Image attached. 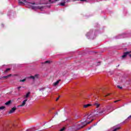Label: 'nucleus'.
<instances>
[{
    "mask_svg": "<svg viewBox=\"0 0 131 131\" xmlns=\"http://www.w3.org/2000/svg\"><path fill=\"white\" fill-rule=\"evenodd\" d=\"M25 3H27V5L29 6V8H31L33 10L36 9V7L33 6L35 5L34 2H30V0H24Z\"/></svg>",
    "mask_w": 131,
    "mask_h": 131,
    "instance_id": "f257e3e1",
    "label": "nucleus"
},
{
    "mask_svg": "<svg viewBox=\"0 0 131 131\" xmlns=\"http://www.w3.org/2000/svg\"><path fill=\"white\" fill-rule=\"evenodd\" d=\"M54 2L52 0H40V5H46L47 4H53Z\"/></svg>",
    "mask_w": 131,
    "mask_h": 131,
    "instance_id": "f03ea898",
    "label": "nucleus"
},
{
    "mask_svg": "<svg viewBox=\"0 0 131 131\" xmlns=\"http://www.w3.org/2000/svg\"><path fill=\"white\" fill-rule=\"evenodd\" d=\"M92 121H93V119L91 120V121H90V122H86V120H85V121H84V122H82L81 123V125H82V126H80L81 128H82V127H83V126H85V125H86L87 124H90V123H91V122H92Z\"/></svg>",
    "mask_w": 131,
    "mask_h": 131,
    "instance_id": "7ed1b4c3",
    "label": "nucleus"
},
{
    "mask_svg": "<svg viewBox=\"0 0 131 131\" xmlns=\"http://www.w3.org/2000/svg\"><path fill=\"white\" fill-rule=\"evenodd\" d=\"M93 105L96 107V109H98V108H100V106H101V103H100V102H99L98 101H95Z\"/></svg>",
    "mask_w": 131,
    "mask_h": 131,
    "instance_id": "20e7f679",
    "label": "nucleus"
},
{
    "mask_svg": "<svg viewBox=\"0 0 131 131\" xmlns=\"http://www.w3.org/2000/svg\"><path fill=\"white\" fill-rule=\"evenodd\" d=\"M28 99H25L21 103V104H20V105H18V107H24V106H25V105H26V103L28 101Z\"/></svg>",
    "mask_w": 131,
    "mask_h": 131,
    "instance_id": "39448f33",
    "label": "nucleus"
},
{
    "mask_svg": "<svg viewBox=\"0 0 131 131\" xmlns=\"http://www.w3.org/2000/svg\"><path fill=\"white\" fill-rule=\"evenodd\" d=\"M120 127H118V126H114L113 127L111 128V131H116L118 130Z\"/></svg>",
    "mask_w": 131,
    "mask_h": 131,
    "instance_id": "423d86ee",
    "label": "nucleus"
},
{
    "mask_svg": "<svg viewBox=\"0 0 131 131\" xmlns=\"http://www.w3.org/2000/svg\"><path fill=\"white\" fill-rule=\"evenodd\" d=\"M16 109H17V108H16V107H13V108L9 112V114H11V113H14L15 112V111H16Z\"/></svg>",
    "mask_w": 131,
    "mask_h": 131,
    "instance_id": "0eeeda50",
    "label": "nucleus"
},
{
    "mask_svg": "<svg viewBox=\"0 0 131 131\" xmlns=\"http://www.w3.org/2000/svg\"><path fill=\"white\" fill-rule=\"evenodd\" d=\"M29 96H30V92H28L24 96V97L25 100H26V99H28L29 97Z\"/></svg>",
    "mask_w": 131,
    "mask_h": 131,
    "instance_id": "6e6552de",
    "label": "nucleus"
},
{
    "mask_svg": "<svg viewBox=\"0 0 131 131\" xmlns=\"http://www.w3.org/2000/svg\"><path fill=\"white\" fill-rule=\"evenodd\" d=\"M92 106H93L92 104H87L83 105V108H89Z\"/></svg>",
    "mask_w": 131,
    "mask_h": 131,
    "instance_id": "1a4fd4ad",
    "label": "nucleus"
},
{
    "mask_svg": "<svg viewBox=\"0 0 131 131\" xmlns=\"http://www.w3.org/2000/svg\"><path fill=\"white\" fill-rule=\"evenodd\" d=\"M60 81H61V80H58L56 81V82H55L54 83H53L54 86H56L58 85V84H59V82H60Z\"/></svg>",
    "mask_w": 131,
    "mask_h": 131,
    "instance_id": "9d476101",
    "label": "nucleus"
},
{
    "mask_svg": "<svg viewBox=\"0 0 131 131\" xmlns=\"http://www.w3.org/2000/svg\"><path fill=\"white\" fill-rule=\"evenodd\" d=\"M38 77V75H35L34 76H31L29 77V78H32V79H34V78H37Z\"/></svg>",
    "mask_w": 131,
    "mask_h": 131,
    "instance_id": "9b49d317",
    "label": "nucleus"
},
{
    "mask_svg": "<svg viewBox=\"0 0 131 131\" xmlns=\"http://www.w3.org/2000/svg\"><path fill=\"white\" fill-rule=\"evenodd\" d=\"M10 76H12V74H9V75H7V76L2 77L1 78V79H4V78H8V77H10Z\"/></svg>",
    "mask_w": 131,
    "mask_h": 131,
    "instance_id": "f8f14e48",
    "label": "nucleus"
},
{
    "mask_svg": "<svg viewBox=\"0 0 131 131\" xmlns=\"http://www.w3.org/2000/svg\"><path fill=\"white\" fill-rule=\"evenodd\" d=\"M128 54H129L128 52H125L124 54V55L122 56V58H125V57H126L127 55H128Z\"/></svg>",
    "mask_w": 131,
    "mask_h": 131,
    "instance_id": "ddd939ff",
    "label": "nucleus"
},
{
    "mask_svg": "<svg viewBox=\"0 0 131 131\" xmlns=\"http://www.w3.org/2000/svg\"><path fill=\"white\" fill-rule=\"evenodd\" d=\"M92 117H93V115L90 114V115H88L87 117V120L89 119H91V118H92Z\"/></svg>",
    "mask_w": 131,
    "mask_h": 131,
    "instance_id": "4468645a",
    "label": "nucleus"
},
{
    "mask_svg": "<svg viewBox=\"0 0 131 131\" xmlns=\"http://www.w3.org/2000/svg\"><path fill=\"white\" fill-rule=\"evenodd\" d=\"M10 104H11V100H9L8 102H7L6 103H5V105H6L7 106L10 105Z\"/></svg>",
    "mask_w": 131,
    "mask_h": 131,
    "instance_id": "2eb2a0df",
    "label": "nucleus"
},
{
    "mask_svg": "<svg viewBox=\"0 0 131 131\" xmlns=\"http://www.w3.org/2000/svg\"><path fill=\"white\" fill-rule=\"evenodd\" d=\"M101 110L103 111L99 112V114H102V113H104V110H106V108H102Z\"/></svg>",
    "mask_w": 131,
    "mask_h": 131,
    "instance_id": "dca6fc26",
    "label": "nucleus"
},
{
    "mask_svg": "<svg viewBox=\"0 0 131 131\" xmlns=\"http://www.w3.org/2000/svg\"><path fill=\"white\" fill-rule=\"evenodd\" d=\"M66 2L64 1L63 2H62L60 3V6H62V7L65 6Z\"/></svg>",
    "mask_w": 131,
    "mask_h": 131,
    "instance_id": "f3484780",
    "label": "nucleus"
},
{
    "mask_svg": "<svg viewBox=\"0 0 131 131\" xmlns=\"http://www.w3.org/2000/svg\"><path fill=\"white\" fill-rule=\"evenodd\" d=\"M6 108V107L3 106L0 107V110H4V109H5Z\"/></svg>",
    "mask_w": 131,
    "mask_h": 131,
    "instance_id": "a211bd4d",
    "label": "nucleus"
},
{
    "mask_svg": "<svg viewBox=\"0 0 131 131\" xmlns=\"http://www.w3.org/2000/svg\"><path fill=\"white\" fill-rule=\"evenodd\" d=\"M10 70H11V69L10 68L7 69L5 71V72H8V71H10Z\"/></svg>",
    "mask_w": 131,
    "mask_h": 131,
    "instance_id": "6ab92c4d",
    "label": "nucleus"
},
{
    "mask_svg": "<svg viewBox=\"0 0 131 131\" xmlns=\"http://www.w3.org/2000/svg\"><path fill=\"white\" fill-rule=\"evenodd\" d=\"M25 80H26V79H23V80H20V82H24V81H25Z\"/></svg>",
    "mask_w": 131,
    "mask_h": 131,
    "instance_id": "aec40b11",
    "label": "nucleus"
},
{
    "mask_svg": "<svg viewBox=\"0 0 131 131\" xmlns=\"http://www.w3.org/2000/svg\"><path fill=\"white\" fill-rule=\"evenodd\" d=\"M63 130H65V127H63V128H62L60 130V131H63Z\"/></svg>",
    "mask_w": 131,
    "mask_h": 131,
    "instance_id": "412c9836",
    "label": "nucleus"
},
{
    "mask_svg": "<svg viewBox=\"0 0 131 131\" xmlns=\"http://www.w3.org/2000/svg\"><path fill=\"white\" fill-rule=\"evenodd\" d=\"M117 88H118V89H120L121 90L122 89V87L120 86V85H117Z\"/></svg>",
    "mask_w": 131,
    "mask_h": 131,
    "instance_id": "4be33fe9",
    "label": "nucleus"
},
{
    "mask_svg": "<svg viewBox=\"0 0 131 131\" xmlns=\"http://www.w3.org/2000/svg\"><path fill=\"white\" fill-rule=\"evenodd\" d=\"M122 37H120V36H117V37H116V38H121Z\"/></svg>",
    "mask_w": 131,
    "mask_h": 131,
    "instance_id": "5701e85b",
    "label": "nucleus"
},
{
    "mask_svg": "<svg viewBox=\"0 0 131 131\" xmlns=\"http://www.w3.org/2000/svg\"><path fill=\"white\" fill-rule=\"evenodd\" d=\"M119 101H120V100H116V101H115L114 102L115 103H117V102H119Z\"/></svg>",
    "mask_w": 131,
    "mask_h": 131,
    "instance_id": "b1692460",
    "label": "nucleus"
},
{
    "mask_svg": "<svg viewBox=\"0 0 131 131\" xmlns=\"http://www.w3.org/2000/svg\"><path fill=\"white\" fill-rule=\"evenodd\" d=\"M45 63H50V61H45Z\"/></svg>",
    "mask_w": 131,
    "mask_h": 131,
    "instance_id": "393cba45",
    "label": "nucleus"
},
{
    "mask_svg": "<svg viewBox=\"0 0 131 131\" xmlns=\"http://www.w3.org/2000/svg\"><path fill=\"white\" fill-rule=\"evenodd\" d=\"M44 90H45V89L42 88V89H39V91H43Z\"/></svg>",
    "mask_w": 131,
    "mask_h": 131,
    "instance_id": "a878e982",
    "label": "nucleus"
},
{
    "mask_svg": "<svg viewBox=\"0 0 131 131\" xmlns=\"http://www.w3.org/2000/svg\"><path fill=\"white\" fill-rule=\"evenodd\" d=\"M60 98V96H59V97L57 98L56 99V101H58V100H59V98Z\"/></svg>",
    "mask_w": 131,
    "mask_h": 131,
    "instance_id": "bb28decb",
    "label": "nucleus"
},
{
    "mask_svg": "<svg viewBox=\"0 0 131 131\" xmlns=\"http://www.w3.org/2000/svg\"><path fill=\"white\" fill-rule=\"evenodd\" d=\"M21 86H18V88H17V89H18V90H20V89H21Z\"/></svg>",
    "mask_w": 131,
    "mask_h": 131,
    "instance_id": "cd10ccee",
    "label": "nucleus"
},
{
    "mask_svg": "<svg viewBox=\"0 0 131 131\" xmlns=\"http://www.w3.org/2000/svg\"><path fill=\"white\" fill-rule=\"evenodd\" d=\"M20 4H23V3L22 2H19V4L20 5Z\"/></svg>",
    "mask_w": 131,
    "mask_h": 131,
    "instance_id": "c85d7f7f",
    "label": "nucleus"
},
{
    "mask_svg": "<svg viewBox=\"0 0 131 131\" xmlns=\"http://www.w3.org/2000/svg\"><path fill=\"white\" fill-rule=\"evenodd\" d=\"M80 1H81V2H83V1L86 2V0H80Z\"/></svg>",
    "mask_w": 131,
    "mask_h": 131,
    "instance_id": "c756f323",
    "label": "nucleus"
},
{
    "mask_svg": "<svg viewBox=\"0 0 131 131\" xmlns=\"http://www.w3.org/2000/svg\"><path fill=\"white\" fill-rule=\"evenodd\" d=\"M129 118H131V116H129V117H128V119H129Z\"/></svg>",
    "mask_w": 131,
    "mask_h": 131,
    "instance_id": "7c9ffc66",
    "label": "nucleus"
},
{
    "mask_svg": "<svg viewBox=\"0 0 131 131\" xmlns=\"http://www.w3.org/2000/svg\"><path fill=\"white\" fill-rule=\"evenodd\" d=\"M89 34H90V33H88V34H86V36H89Z\"/></svg>",
    "mask_w": 131,
    "mask_h": 131,
    "instance_id": "2f4dec72",
    "label": "nucleus"
},
{
    "mask_svg": "<svg viewBox=\"0 0 131 131\" xmlns=\"http://www.w3.org/2000/svg\"><path fill=\"white\" fill-rule=\"evenodd\" d=\"M37 9H40V8H39V7H37Z\"/></svg>",
    "mask_w": 131,
    "mask_h": 131,
    "instance_id": "473e14b6",
    "label": "nucleus"
},
{
    "mask_svg": "<svg viewBox=\"0 0 131 131\" xmlns=\"http://www.w3.org/2000/svg\"><path fill=\"white\" fill-rule=\"evenodd\" d=\"M129 56H130V58H131V54H130V55H129Z\"/></svg>",
    "mask_w": 131,
    "mask_h": 131,
    "instance_id": "72a5a7b5",
    "label": "nucleus"
},
{
    "mask_svg": "<svg viewBox=\"0 0 131 131\" xmlns=\"http://www.w3.org/2000/svg\"><path fill=\"white\" fill-rule=\"evenodd\" d=\"M56 2H57V1H58V0H55Z\"/></svg>",
    "mask_w": 131,
    "mask_h": 131,
    "instance_id": "f704fd0d",
    "label": "nucleus"
},
{
    "mask_svg": "<svg viewBox=\"0 0 131 131\" xmlns=\"http://www.w3.org/2000/svg\"><path fill=\"white\" fill-rule=\"evenodd\" d=\"M56 114H58V113H56Z\"/></svg>",
    "mask_w": 131,
    "mask_h": 131,
    "instance_id": "c9c22d12",
    "label": "nucleus"
},
{
    "mask_svg": "<svg viewBox=\"0 0 131 131\" xmlns=\"http://www.w3.org/2000/svg\"><path fill=\"white\" fill-rule=\"evenodd\" d=\"M89 129H91V128H89Z\"/></svg>",
    "mask_w": 131,
    "mask_h": 131,
    "instance_id": "e433bc0d",
    "label": "nucleus"
},
{
    "mask_svg": "<svg viewBox=\"0 0 131 131\" xmlns=\"http://www.w3.org/2000/svg\"><path fill=\"white\" fill-rule=\"evenodd\" d=\"M62 1H65V0H62Z\"/></svg>",
    "mask_w": 131,
    "mask_h": 131,
    "instance_id": "4c0bfd02",
    "label": "nucleus"
}]
</instances>
